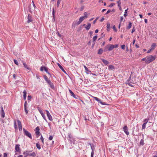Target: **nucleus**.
<instances>
[{"label": "nucleus", "mask_w": 157, "mask_h": 157, "mask_svg": "<svg viewBox=\"0 0 157 157\" xmlns=\"http://www.w3.org/2000/svg\"><path fill=\"white\" fill-rule=\"evenodd\" d=\"M125 46L124 45H121V48L122 49H124L125 48Z\"/></svg>", "instance_id": "nucleus-58"}, {"label": "nucleus", "mask_w": 157, "mask_h": 157, "mask_svg": "<svg viewBox=\"0 0 157 157\" xmlns=\"http://www.w3.org/2000/svg\"><path fill=\"white\" fill-rule=\"evenodd\" d=\"M53 138V136H50L49 138V140H52Z\"/></svg>", "instance_id": "nucleus-50"}, {"label": "nucleus", "mask_w": 157, "mask_h": 157, "mask_svg": "<svg viewBox=\"0 0 157 157\" xmlns=\"http://www.w3.org/2000/svg\"><path fill=\"white\" fill-rule=\"evenodd\" d=\"M28 20L27 21V22L28 23L32 21H33L31 16L29 14L28 15Z\"/></svg>", "instance_id": "nucleus-11"}, {"label": "nucleus", "mask_w": 157, "mask_h": 157, "mask_svg": "<svg viewBox=\"0 0 157 157\" xmlns=\"http://www.w3.org/2000/svg\"><path fill=\"white\" fill-rule=\"evenodd\" d=\"M32 98V97L31 96H30V95H29L28 96V100H30Z\"/></svg>", "instance_id": "nucleus-54"}, {"label": "nucleus", "mask_w": 157, "mask_h": 157, "mask_svg": "<svg viewBox=\"0 0 157 157\" xmlns=\"http://www.w3.org/2000/svg\"><path fill=\"white\" fill-rule=\"evenodd\" d=\"M41 115H42L43 118V119L46 121H47V120H46V117H45V114L44 113H42V114H41Z\"/></svg>", "instance_id": "nucleus-22"}, {"label": "nucleus", "mask_w": 157, "mask_h": 157, "mask_svg": "<svg viewBox=\"0 0 157 157\" xmlns=\"http://www.w3.org/2000/svg\"><path fill=\"white\" fill-rule=\"evenodd\" d=\"M14 127L15 128H17V126L16 121H14Z\"/></svg>", "instance_id": "nucleus-48"}, {"label": "nucleus", "mask_w": 157, "mask_h": 157, "mask_svg": "<svg viewBox=\"0 0 157 157\" xmlns=\"http://www.w3.org/2000/svg\"><path fill=\"white\" fill-rule=\"evenodd\" d=\"M146 124L145 123H144L143 124V125H142V130L144 129L145 128Z\"/></svg>", "instance_id": "nucleus-25"}, {"label": "nucleus", "mask_w": 157, "mask_h": 157, "mask_svg": "<svg viewBox=\"0 0 157 157\" xmlns=\"http://www.w3.org/2000/svg\"><path fill=\"white\" fill-rule=\"evenodd\" d=\"M23 64L25 68H26L27 69H28L27 65L25 63H23Z\"/></svg>", "instance_id": "nucleus-34"}, {"label": "nucleus", "mask_w": 157, "mask_h": 157, "mask_svg": "<svg viewBox=\"0 0 157 157\" xmlns=\"http://www.w3.org/2000/svg\"><path fill=\"white\" fill-rule=\"evenodd\" d=\"M44 70L45 71H46L47 73L48 74H49V73L48 72V69H40V70L41 71H44Z\"/></svg>", "instance_id": "nucleus-37"}, {"label": "nucleus", "mask_w": 157, "mask_h": 157, "mask_svg": "<svg viewBox=\"0 0 157 157\" xmlns=\"http://www.w3.org/2000/svg\"><path fill=\"white\" fill-rule=\"evenodd\" d=\"M44 79L47 82H48V81H50V80L48 79V78L46 76H44Z\"/></svg>", "instance_id": "nucleus-30"}, {"label": "nucleus", "mask_w": 157, "mask_h": 157, "mask_svg": "<svg viewBox=\"0 0 157 157\" xmlns=\"http://www.w3.org/2000/svg\"><path fill=\"white\" fill-rule=\"evenodd\" d=\"M32 3H33V7L32 9V10H34L35 9L36 6H35V5L34 4L33 1H32Z\"/></svg>", "instance_id": "nucleus-31"}, {"label": "nucleus", "mask_w": 157, "mask_h": 157, "mask_svg": "<svg viewBox=\"0 0 157 157\" xmlns=\"http://www.w3.org/2000/svg\"><path fill=\"white\" fill-rule=\"evenodd\" d=\"M48 83L50 85V87L52 89H54V86L53 84L50 81H48Z\"/></svg>", "instance_id": "nucleus-12"}, {"label": "nucleus", "mask_w": 157, "mask_h": 157, "mask_svg": "<svg viewBox=\"0 0 157 157\" xmlns=\"http://www.w3.org/2000/svg\"><path fill=\"white\" fill-rule=\"evenodd\" d=\"M69 91L70 94H71L72 96L74 98H76L75 95L71 90H69Z\"/></svg>", "instance_id": "nucleus-16"}, {"label": "nucleus", "mask_w": 157, "mask_h": 157, "mask_svg": "<svg viewBox=\"0 0 157 157\" xmlns=\"http://www.w3.org/2000/svg\"><path fill=\"white\" fill-rule=\"evenodd\" d=\"M83 17L85 18H86L87 17V13L86 12H85L84 13V16Z\"/></svg>", "instance_id": "nucleus-27"}, {"label": "nucleus", "mask_w": 157, "mask_h": 157, "mask_svg": "<svg viewBox=\"0 0 157 157\" xmlns=\"http://www.w3.org/2000/svg\"><path fill=\"white\" fill-rule=\"evenodd\" d=\"M107 48H108V50L109 51H110L115 48V45L108 44L107 45Z\"/></svg>", "instance_id": "nucleus-5"}, {"label": "nucleus", "mask_w": 157, "mask_h": 157, "mask_svg": "<svg viewBox=\"0 0 157 157\" xmlns=\"http://www.w3.org/2000/svg\"><path fill=\"white\" fill-rule=\"evenodd\" d=\"M36 136H39L40 134V132H39L40 129L38 127H37L36 128Z\"/></svg>", "instance_id": "nucleus-7"}, {"label": "nucleus", "mask_w": 157, "mask_h": 157, "mask_svg": "<svg viewBox=\"0 0 157 157\" xmlns=\"http://www.w3.org/2000/svg\"><path fill=\"white\" fill-rule=\"evenodd\" d=\"M111 12V10H109L107 12L106 14H108Z\"/></svg>", "instance_id": "nucleus-57"}, {"label": "nucleus", "mask_w": 157, "mask_h": 157, "mask_svg": "<svg viewBox=\"0 0 157 157\" xmlns=\"http://www.w3.org/2000/svg\"><path fill=\"white\" fill-rule=\"evenodd\" d=\"M54 14H55L54 9V8H53V11H52V15H53L54 17Z\"/></svg>", "instance_id": "nucleus-61"}, {"label": "nucleus", "mask_w": 157, "mask_h": 157, "mask_svg": "<svg viewBox=\"0 0 157 157\" xmlns=\"http://www.w3.org/2000/svg\"><path fill=\"white\" fill-rule=\"evenodd\" d=\"M140 144L141 145H144V140L143 139L141 140L140 142Z\"/></svg>", "instance_id": "nucleus-38"}, {"label": "nucleus", "mask_w": 157, "mask_h": 157, "mask_svg": "<svg viewBox=\"0 0 157 157\" xmlns=\"http://www.w3.org/2000/svg\"><path fill=\"white\" fill-rule=\"evenodd\" d=\"M14 63H15L16 64V65H18V62H17V61L16 60V59H14Z\"/></svg>", "instance_id": "nucleus-39"}, {"label": "nucleus", "mask_w": 157, "mask_h": 157, "mask_svg": "<svg viewBox=\"0 0 157 157\" xmlns=\"http://www.w3.org/2000/svg\"><path fill=\"white\" fill-rule=\"evenodd\" d=\"M36 147L39 150L41 149V147L39 144L38 143H36Z\"/></svg>", "instance_id": "nucleus-26"}, {"label": "nucleus", "mask_w": 157, "mask_h": 157, "mask_svg": "<svg viewBox=\"0 0 157 157\" xmlns=\"http://www.w3.org/2000/svg\"><path fill=\"white\" fill-rule=\"evenodd\" d=\"M2 109L1 115L2 117H5V114L2 107Z\"/></svg>", "instance_id": "nucleus-19"}, {"label": "nucleus", "mask_w": 157, "mask_h": 157, "mask_svg": "<svg viewBox=\"0 0 157 157\" xmlns=\"http://www.w3.org/2000/svg\"><path fill=\"white\" fill-rule=\"evenodd\" d=\"M156 46V44L155 43H153L151 46V49L152 50H154Z\"/></svg>", "instance_id": "nucleus-15"}, {"label": "nucleus", "mask_w": 157, "mask_h": 157, "mask_svg": "<svg viewBox=\"0 0 157 157\" xmlns=\"http://www.w3.org/2000/svg\"><path fill=\"white\" fill-rule=\"evenodd\" d=\"M136 82V80L135 79V78H131L130 76L126 82L127 84H128L131 86H134V85H133L132 84H134Z\"/></svg>", "instance_id": "nucleus-1"}, {"label": "nucleus", "mask_w": 157, "mask_h": 157, "mask_svg": "<svg viewBox=\"0 0 157 157\" xmlns=\"http://www.w3.org/2000/svg\"><path fill=\"white\" fill-rule=\"evenodd\" d=\"M40 140L42 141V143L43 144L44 143V138L42 136H41V137H40Z\"/></svg>", "instance_id": "nucleus-49"}, {"label": "nucleus", "mask_w": 157, "mask_h": 157, "mask_svg": "<svg viewBox=\"0 0 157 157\" xmlns=\"http://www.w3.org/2000/svg\"><path fill=\"white\" fill-rule=\"evenodd\" d=\"M27 105V101H25L24 103V107H26Z\"/></svg>", "instance_id": "nucleus-56"}, {"label": "nucleus", "mask_w": 157, "mask_h": 157, "mask_svg": "<svg viewBox=\"0 0 157 157\" xmlns=\"http://www.w3.org/2000/svg\"><path fill=\"white\" fill-rule=\"evenodd\" d=\"M104 19L105 18L104 17H102L100 21L101 22H102L104 20Z\"/></svg>", "instance_id": "nucleus-64"}, {"label": "nucleus", "mask_w": 157, "mask_h": 157, "mask_svg": "<svg viewBox=\"0 0 157 157\" xmlns=\"http://www.w3.org/2000/svg\"><path fill=\"white\" fill-rule=\"evenodd\" d=\"M25 109V112L26 113V114H27L28 113V111L27 110V107H24Z\"/></svg>", "instance_id": "nucleus-42"}, {"label": "nucleus", "mask_w": 157, "mask_h": 157, "mask_svg": "<svg viewBox=\"0 0 157 157\" xmlns=\"http://www.w3.org/2000/svg\"><path fill=\"white\" fill-rule=\"evenodd\" d=\"M29 155L31 156H36V154L35 152H33L32 153L29 154Z\"/></svg>", "instance_id": "nucleus-23"}, {"label": "nucleus", "mask_w": 157, "mask_h": 157, "mask_svg": "<svg viewBox=\"0 0 157 157\" xmlns=\"http://www.w3.org/2000/svg\"><path fill=\"white\" fill-rule=\"evenodd\" d=\"M115 4L114 3H111V4H110V5H109V7H113L114 5Z\"/></svg>", "instance_id": "nucleus-52"}, {"label": "nucleus", "mask_w": 157, "mask_h": 157, "mask_svg": "<svg viewBox=\"0 0 157 157\" xmlns=\"http://www.w3.org/2000/svg\"><path fill=\"white\" fill-rule=\"evenodd\" d=\"M135 31V29L134 28H133L132 30L131 33H133Z\"/></svg>", "instance_id": "nucleus-62"}, {"label": "nucleus", "mask_w": 157, "mask_h": 157, "mask_svg": "<svg viewBox=\"0 0 157 157\" xmlns=\"http://www.w3.org/2000/svg\"><path fill=\"white\" fill-rule=\"evenodd\" d=\"M23 130L24 134L29 137L30 139H32V137L31 133L24 128L23 129Z\"/></svg>", "instance_id": "nucleus-3"}, {"label": "nucleus", "mask_w": 157, "mask_h": 157, "mask_svg": "<svg viewBox=\"0 0 157 157\" xmlns=\"http://www.w3.org/2000/svg\"><path fill=\"white\" fill-rule=\"evenodd\" d=\"M128 10V9H127L126 10H125V12L124 13V16L126 17L127 16V11Z\"/></svg>", "instance_id": "nucleus-24"}, {"label": "nucleus", "mask_w": 157, "mask_h": 157, "mask_svg": "<svg viewBox=\"0 0 157 157\" xmlns=\"http://www.w3.org/2000/svg\"><path fill=\"white\" fill-rule=\"evenodd\" d=\"M61 0H58L57 3V6L58 7H59V4Z\"/></svg>", "instance_id": "nucleus-28"}, {"label": "nucleus", "mask_w": 157, "mask_h": 157, "mask_svg": "<svg viewBox=\"0 0 157 157\" xmlns=\"http://www.w3.org/2000/svg\"><path fill=\"white\" fill-rule=\"evenodd\" d=\"M101 60H102V62L105 64L106 65H108L109 63V62L108 61H107V60H106L102 59H101Z\"/></svg>", "instance_id": "nucleus-17"}, {"label": "nucleus", "mask_w": 157, "mask_h": 157, "mask_svg": "<svg viewBox=\"0 0 157 157\" xmlns=\"http://www.w3.org/2000/svg\"><path fill=\"white\" fill-rule=\"evenodd\" d=\"M94 99L96 100L97 101H99L101 104L103 105H106V104L105 103L102 102L101 101V100L99 99L98 98H97L96 97H94Z\"/></svg>", "instance_id": "nucleus-9"}, {"label": "nucleus", "mask_w": 157, "mask_h": 157, "mask_svg": "<svg viewBox=\"0 0 157 157\" xmlns=\"http://www.w3.org/2000/svg\"><path fill=\"white\" fill-rule=\"evenodd\" d=\"M123 19H124V17L123 16H122L121 17V18H120L121 22L122 21H123Z\"/></svg>", "instance_id": "nucleus-53"}, {"label": "nucleus", "mask_w": 157, "mask_h": 157, "mask_svg": "<svg viewBox=\"0 0 157 157\" xmlns=\"http://www.w3.org/2000/svg\"><path fill=\"white\" fill-rule=\"evenodd\" d=\"M131 26H132V23L131 22H129V23L128 24V29H130L131 27Z\"/></svg>", "instance_id": "nucleus-35"}, {"label": "nucleus", "mask_w": 157, "mask_h": 157, "mask_svg": "<svg viewBox=\"0 0 157 157\" xmlns=\"http://www.w3.org/2000/svg\"><path fill=\"white\" fill-rule=\"evenodd\" d=\"M56 33L57 34L58 36L59 37H61V35L60 33H59L58 32H57Z\"/></svg>", "instance_id": "nucleus-59"}, {"label": "nucleus", "mask_w": 157, "mask_h": 157, "mask_svg": "<svg viewBox=\"0 0 157 157\" xmlns=\"http://www.w3.org/2000/svg\"><path fill=\"white\" fill-rule=\"evenodd\" d=\"M81 22L79 20L78 21L75 23V25H78L80 24Z\"/></svg>", "instance_id": "nucleus-41"}, {"label": "nucleus", "mask_w": 157, "mask_h": 157, "mask_svg": "<svg viewBox=\"0 0 157 157\" xmlns=\"http://www.w3.org/2000/svg\"><path fill=\"white\" fill-rule=\"evenodd\" d=\"M38 110L41 114L43 113V111L41 109H38Z\"/></svg>", "instance_id": "nucleus-51"}, {"label": "nucleus", "mask_w": 157, "mask_h": 157, "mask_svg": "<svg viewBox=\"0 0 157 157\" xmlns=\"http://www.w3.org/2000/svg\"><path fill=\"white\" fill-rule=\"evenodd\" d=\"M124 131V132L127 135L129 134V132L128 129V127L127 126H124L123 128Z\"/></svg>", "instance_id": "nucleus-6"}, {"label": "nucleus", "mask_w": 157, "mask_h": 157, "mask_svg": "<svg viewBox=\"0 0 157 157\" xmlns=\"http://www.w3.org/2000/svg\"><path fill=\"white\" fill-rule=\"evenodd\" d=\"M94 152V150H92L91 153V157H93Z\"/></svg>", "instance_id": "nucleus-44"}, {"label": "nucleus", "mask_w": 157, "mask_h": 157, "mask_svg": "<svg viewBox=\"0 0 157 157\" xmlns=\"http://www.w3.org/2000/svg\"><path fill=\"white\" fill-rule=\"evenodd\" d=\"M113 28L115 32H116L117 31V30L116 28V27L115 25H114L113 26Z\"/></svg>", "instance_id": "nucleus-36"}, {"label": "nucleus", "mask_w": 157, "mask_h": 157, "mask_svg": "<svg viewBox=\"0 0 157 157\" xmlns=\"http://www.w3.org/2000/svg\"><path fill=\"white\" fill-rule=\"evenodd\" d=\"M117 3L118 4H121V2L120 0H119L117 2Z\"/></svg>", "instance_id": "nucleus-63"}, {"label": "nucleus", "mask_w": 157, "mask_h": 157, "mask_svg": "<svg viewBox=\"0 0 157 157\" xmlns=\"http://www.w3.org/2000/svg\"><path fill=\"white\" fill-rule=\"evenodd\" d=\"M87 24V25L85 27V28L86 30H88L90 29L91 25L90 23H88Z\"/></svg>", "instance_id": "nucleus-10"}, {"label": "nucleus", "mask_w": 157, "mask_h": 157, "mask_svg": "<svg viewBox=\"0 0 157 157\" xmlns=\"http://www.w3.org/2000/svg\"><path fill=\"white\" fill-rule=\"evenodd\" d=\"M68 136L69 138V140L71 142L72 140L71 139L72 138V136L70 134H69Z\"/></svg>", "instance_id": "nucleus-40"}, {"label": "nucleus", "mask_w": 157, "mask_h": 157, "mask_svg": "<svg viewBox=\"0 0 157 157\" xmlns=\"http://www.w3.org/2000/svg\"><path fill=\"white\" fill-rule=\"evenodd\" d=\"M109 69H113L114 67L112 65H110L109 66Z\"/></svg>", "instance_id": "nucleus-45"}, {"label": "nucleus", "mask_w": 157, "mask_h": 157, "mask_svg": "<svg viewBox=\"0 0 157 157\" xmlns=\"http://www.w3.org/2000/svg\"><path fill=\"white\" fill-rule=\"evenodd\" d=\"M142 60L143 61H145V62L146 63L147 60V57H145L144 58L142 59Z\"/></svg>", "instance_id": "nucleus-47"}, {"label": "nucleus", "mask_w": 157, "mask_h": 157, "mask_svg": "<svg viewBox=\"0 0 157 157\" xmlns=\"http://www.w3.org/2000/svg\"><path fill=\"white\" fill-rule=\"evenodd\" d=\"M107 30L108 31H109L110 29V24L109 23H107Z\"/></svg>", "instance_id": "nucleus-21"}, {"label": "nucleus", "mask_w": 157, "mask_h": 157, "mask_svg": "<svg viewBox=\"0 0 157 157\" xmlns=\"http://www.w3.org/2000/svg\"><path fill=\"white\" fill-rule=\"evenodd\" d=\"M98 37L97 36H94L93 38V40L94 41L96 40Z\"/></svg>", "instance_id": "nucleus-32"}, {"label": "nucleus", "mask_w": 157, "mask_h": 157, "mask_svg": "<svg viewBox=\"0 0 157 157\" xmlns=\"http://www.w3.org/2000/svg\"><path fill=\"white\" fill-rule=\"evenodd\" d=\"M3 157H7V154L6 153H4Z\"/></svg>", "instance_id": "nucleus-60"}, {"label": "nucleus", "mask_w": 157, "mask_h": 157, "mask_svg": "<svg viewBox=\"0 0 157 157\" xmlns=\"http://www.w3.org/2000/svg\"><path fill=\"white\" fill-rule=\"evenodd\" d=\"M156 58V56H147L146 63H150L155 60Z\"/></svg>", "instance_id": "nucleus-2"}, {"label": "nucleus", "mask_w": 157, "mask_h": 157, "mask_svg": "<svg viewBox=\"0 0 157 157\" xmlns=\"http://www.w3.org/2000/svg\"><path fill=\"white\" fill-rule=\"evenodd\" d=\"M17 121L19 130H22V127L21 121L19 120H18Z\"/></svg>", "instance_id": "nucleus-8"}, {"label": "nucleus", "mask_w": 157, "mask_h": 157, "mask_svg": "<svg viewBox=\"0 0 157 157\" xmlns=\"http://www.w3.org/2000/svg\"><path fill=\"white\" fill-rule=\"evenodd\" d=\"M46 112L47 115L48 119L50 121H52L53 120L52 117L50 114L49 111L48 110H46Z\"/></svg>", "instance_id": "nucleus-4"}, {"label": "nucleus", "mask_w": 157, "mask_h": 157, "mask_svg": "<svg viewBox=\"0 0 157 157\" xmlns=\"http://www.w3.org/2000/svg\"><path fill=\"white\" fill-rule=\"evenodd\" d=\"M103 51V50L102 49V48H100L98 50V54H101L102 53Z\"/></svg>", "instance_id": "nucleus-18"}, {"label": "nucleus", "mask_w": 157, "mask_h": 157, "mask_svg": "<svg viewBox=\"0 0 157 157\" xmlns=\"http://www.w3.org/2000/svg\"><path fill=\"white\" fill-rule=\"evenodd\" d=\"M149 120V119H146L144 120V123H145L146 124L147 123L148 121Z\"/></svg>", "instance_id": "nucleus-29"}, {"label": "nucleus", "mask_w": 157, "mask_h": 157, "mask_svg": "<svg viewBox=\"0 0 157 157\" xmlns=\"http://www.w3.org/2000/svg\"><path fill=\"white\" fill-rule=\"evenodd\" d=\"M15 149L17 151H19L20 150V145L16 144L15 147Z\"/></svg>", "instance_id": "nucleus-14"}, {"label": "nucleus", "mask_w": 157, "mask_h": 157, "mask_svg": "<svg viewBox=\"0 0 157 157\" xmlns=\"http://www.w3.org/2000/svg\"><path fill=\"white\" fill-rule=\"evenodd\" d=\"M24 154L27 155H29V153L28 152H25L23 153Z\"/></svg>", "instance_id": "nucleus-43"}, {"label": "nucleus", "mask_w": 157, "mask_h": 157, "mask_svg": "<svg viewBox=\"0 0 157 157\" xmlns=\"http://www.w3.org/2000/svg\"><path fill=\"white\" fill-rule=\"evenodd\" d=\"M23 97L24 99L25 100L26 98V94H27V91L26 90H24L23 92Z\"/></svg>", "instance_id": "nucleus-13"}, {"label": "nucleus", "mask_w": 157, "mask_h": 157, "mask_svg": "<svg viewBox=\"0 0 157 157\" xmlns=\"http://www.w3.org/2000/svg\"><path fill=\"white\" fill-rule=\"evenodd\" d=\"M58 66H59L60 69H63L62 66L59 63H58Z\"/></svg>", "instance_id": "nucleus-55"}, {"label": "nucleus", "mask_w": 157, "mask_h": 157, "mask_svg": "<svg viewBox=\"0 0 157 157\" xmlns=\"http://www.w3.org/2000/svg\"><path fill=\"white\" fill-rule=\"evenodd\" d=\"M85 19V18L83 16H82L80 17L79 20L82 22Z\"/></svg>", "instance_id": "nucleus-20"}, {"label": "nucleus", "mask_w": 157, "mask_h": 157, "mask_svg": "<svg viewBox=\"0 0 157 157\" xmlns=\"http://www.w3.org/2000/svg\"><path fill=\"white\" fill-rule=\"evenodd\" d=\"M108 50V48H107V45L105 48L104 49V51L105 52L107 51Z\"/></svg>", "instance_id": "nucleus-46"}, {"label": "nucleus", "mask_w": 157, "mask_h": 157, "mask_svg": "<svg viewBox=\"0 0 157 157\" xmlns=\"http://www.w3.org/2000/svg\"><path fill=\"white\" fill-rule=\"evenodd\" d=\"M85 72H86L87 74H89L91 72L89 69H85Z\"/></svg>", "instance_id": "nucleus-33"}]
</instances>
